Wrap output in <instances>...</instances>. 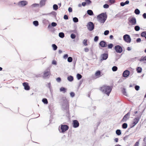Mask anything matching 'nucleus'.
Listing matches in <instances>:
<instances>
[{
	"mask_svg": "<svg viewBox=\"0 0 146 146\" xmlns=\"http://www.w3.org/2000/svg\"><path fill=\"white\" fill-rule=\"evenodd\" d=\"M72 58L71 57H69L68 58V62H71L72 61Z\"/></svg>",
	"mask_w": 146,
	"mask_h": 146,
	"instance_id": "obj_42",
	"label": "nucleus"
},
{
	"mask_svg": "<svg viewBox=\"0 0 146 146\" xmlns=\"http://www.w3.org/2000/svg\"><path fill=\"white\" fill-rule=\"evenodd\" d=\"M141 36L143 37H145L146 39V31L142 32L141 34Z\"/></svg>",
	"mask_w": 146,
	"mask_h": 146,
	"instance_id": "obj_28",
	"label": "nucleus"
},
{
	"mask_svg": "<svg viewBox=\"0 0 146 146\" xmlns=\"http://www.w3.org/2000/svg\"><path fill=\"white\" fill-rule=\"evenodd\" d=\"M99 39V37L98 36H96L95 37L94 40L95 42H96L98 41Z\"/></svg>",
	"mask_w": 146,
	"mask_h": 146,
	"instance_id": "obj_45",
	"label": "nucleus"
},
{
	"mask_svg": "<svg viewBox=\"0 0 146 146\" xmlns=\"http://www.w3.org/2000/svg\"><path fill=\"white\" fill-rule=\"evenodd\" d=\"M87 14L90 15L92 16L94 15L93 11L91 10H88L87 11Z\"/></svg>",
	"mask_w": 146,
	"mask_h": 146,
	"instance_id": "obj_21",
	"label": "nucleus"
},
{
	"mask_svg": "<svg viewBox=\"0 0 146 146\" xmlns=\"http://www.w3.org/2000/svg\"><path fill=\"white\" fill-rule=\"evenodd\" d=\"M109 33V31L108 30L105 31L104 33V34L105 35H108Z\"/></svg>",
	"mask_w": 146,
	"mask_h": 146,
	"instance_id": "obj_46",
	"label": "nucleus"
},
{
	"mask_svg": "<svg viewBox=\"0 0 146 146\" xmlns=\"http://www.w3.org/2000/svg\"><path fill=\"white\" fill-rule=\"evenodd\" d=\"M107 18V15L106 13H102L97 16L98 21L100 23L103 24L104 23Z\"/></svg>",
	"mask_w": 146,
	"mask_h": 146,
	"instance_id": "obj_3",
	"label": "nucleus"
},
{
	"mask_svg": "<svg viewBox=\"0 0 146 146\" xmlns=\"http://www.w3.org/2000/svg\"><path fill=\"white\" fill-rule=\"evenodd\" d=\"M116 133L117 135H119L121 134V131L120 129H117L116 131Z\"/></svg>",
	"mask_w": 146,
	"mask_h": 146,
	"instance_id": "obj_33",
	"label": "nucleus"
},
{
	"mask_svg": "<svg viewBox=\"0 0 146 146\" xmlns=\"http://www.w3.org/2000/svg\"><path fill=\"white\" fill-rule=\"evenodd\" d=\"M39 4H37V3H34L31 6V7H39Z\"/></svg>",
	"mask_w": 146,
	"mask_h": 146,
	"instance_id": "obj_32",
	"label": "nucleus"
},
{
	"mask_svg": "<svg viewBox=\"0 0 146 146\" xmlns=\"http://www.w3.org/2000/svg\"><path fill=\"white\" fill-rule=\"evenodd\" d=\"M87 26L88 29L90 31H92L94 28V25L93 23L91 22L88 23Z\"/></svg>",
	"mask_w": 146,
	"mask_h": 146,
	"instance_id": "obj_6",
	"label": "nucleus"
},
{
	"mask_svg": "<svg viewBox=\"0 0 146 146\" xmlns=\"http://www.w3.org/2000/svg\"><path fill=\"white\" fill-rule=\"evenodd\" d=\"M70 96L72 97H73L75 96V93L73 92H71L70 93Z\"/></svg>",
	"mask_w": 146,
	"mask_h": 146,
	"instance_id": "obj_51",
	"label": "nucleus"
},
{
	"mask_svg": "<svg viewBox=\"0 0 146 146\" xmlns=\"http://www.w3.org/2000/svg\"><path fill=\"white\" fill-rule=\"evenodd\" d=\"M73 77L71 76H69L67 78L68 80L70 82H72V81L73 80Z\"/></svg>",
	"mask_w": 146,
	"mask_h": 146,
	"instance_id": "obj_23",
	"label": "nucleus"
},
{
	"mask_svg": "<svg viewBox=\"0 0 146 146\" xmlns=\"http://www.w3.org/2000/svg\"><path fill=\"white\" fill-rule=\"evenodd\" d=\"M141 41V39L140 38H138L136 39V42H140Z\"/></svg>",
	"mask_w": 146,
	"mask_h": 146,
	"instance_id": "obj_59",
	"label": "nucleus"
},
{
	"mask_svg": "<svg viewBox=\"0 0 146 146\" xmlns=\"http://www.w3.org/2000/svg\"><path fill=\"white\" fill-rule=\"evenodd\" d=\"M139 86L137 85L135 86V90L137 91L138 90H139Z\"/></svg>",
	"mask_w": 146,
	"mask_h": 146,
	"instance_id": "obj_49",
	"label": "nucleus"
},
{
	"mask_svg": "<svg viewBox=\"0 0 146 146\" xmlns=\"http://www.w3.org/2000/svg\"><path fill=\"white\" fill-rule=\"evenodd\" d=\"M76 35L73 33H72L70 35V37L72 39H74L75 38Z\"/></svg>",
	"mask_w": 146,
	"mask_h": 146,
	"instance_id": "obj_44",
	"label": "nucleus"
},
{
	"mask_svg": "<svg viewBox=\"0 0 146 146\" xmlns=\"http://www.w3.org/2000/svg\"><path fill=\"white\" fill-rule=\"evenodd\" d=\"M120 4L121 6H123L125 5V3L123 2H121Z\"/></svg>",
	"mask_w": 146,
	"mask_h": 146,
	"instance_id": "obj_63",
	"label": "nucleus"
},
{
	"mask_svg": "<svg viewBox=\"0 0 146 146\" xmlns=\"http://www.w3.org/2000/svg\"><path fill=\"white\" fill-rule=\"evenodd\" d=\"M53 8L54 10H56L58 9V6L56 4H54L53 5Z\"/></svg>",
	"mask_w": 146,
	"mask_h": 146,
	"instance_id": "obj_37",
	"label": "nucleus"
},
{
	"mask_svg": "<svg viewBox=\"0 0 146 146\" xmlns=\"http://www.w3.org/2000/svg\"><path fill=\"white\" fill-rule=\"evenodd\" d=\"M87 40L86 39H84L83 41V43L85 46L87 45Z\"/></svg>",
	"mask_w": 146,
	"mask_h": 146,
	"instance_id": "obj_43",
	"label": "nucleus"
},
{
	"mask_svg": "<svg viewBox=\"0 0 146 146\" xmlns=\"http://www.w3.org/2000/svg\"><path fill=\"white\" fill-rule=\"evenodd\" d=\"M108 51H106V53L102 54L101 55V60L102 61L106 60L108 57Z\"/></svg>",
	"mask_w": 146,
	"mask_h": 146,
	"instance_id": "obj_8",
	"label": "nucleus"
},
{
	"mask_svg": "<svg viewBox=\"0 0 146 146\" xmlns=\"http://www.w3.org/2000/svg\"><path fill=\"white\" fill-rule=\"evenodd\" d=\"M109 1L110 3L111 4H113L115 3V0H109Z\"/></svg>",
	"mask_w": 146,
	"mask_h": 146,
	"instance_id": "obj_55",
	"label": "nucleus"
},
{
	"mask_svg": "<svg viewBox=\"0 0 146 146\" xmlns=\"http://www.w3.org/2000/svg\"><path fill=\"white\" fill-rule=\"evenodd\" d=\"M134 12L136 15H138L140 13V12L138 9H136L135 10Z\"/></svg>",
	"mask_w": 146,
	"mask_h": 146,
	"instance_id": "obj_39",
	"label": "nucleus"
},
{
	"mask_svg": "<svg viewBox=\"0 0 146 146\" xmlns=\"http://www.w3.org/2000/svg\"><path fill=\"white\" fill-rule=\"evenodd\" d=\"M140 29V28L139 26H136L134 27V29L136 31H138Z\"/></svg>",
	"mask_w": 146,
	"mask_h": 146,
	"instance_id": "obj_38",
	"label": "nucleus"
},
{
	"mask_svg": "<svg viewBox=\"0 0 146 146\" xmlns=\"http://www.w3.org/2000/svg\"><path fill=\"white\" fill-rule=\"evenodd\" d=\"M85 1L86 3L88 5H89L91 3V2L90 0H85Z\"/></svg>",
	"mask_w": 146,
	"mask_h": 146,
	"instance_id": "obj_52",
	"label": "nucleus"
},
{
	"mask_svg": "<svg viewBox=\"0 0 146 146\" xmlns=\"http://www.w3.org/2000/svg\"><path fill=\"white\" fill-rule=\"evenodd\" d=\"M141 114H139L136 116L133 119V121L131 124L130 127L131 128L134 127L139 122L141 118Z\"/></svg>",
	"mask_w": 146,
	"mask_h": 146,
	"instance_id": "obj_4",
	"label": "nucleus"
},
{
	"mask_svg": "<svg viewBox=\"0 0 146 146\" xmlns=\"http://www.w3.org/2000/svg\"><path fill=\"white\" fill-rule=\"evenodd\" d=\"M69 129V127L67 125H61L60 129L61 130V131L59 130L60 132L62 133H64L67 130Z\"/></svg>",
	"mask_w": 146,
	"mask_h": 146,
	"instance_id": "obj_5",
	"label": "nucleus"
},
{
	"mask_svg": "<svg viewBox=\"0 0 146 146\" xmlns=\"http://www.w3.org/2000/svg\"><path fill=\"white\" fill-rule=\"evenodd\" d=\"M47 15H52L54 17H56V13L55 11H52L51 13H47Z\"/></svg>",
	"mask_w": 146,
	"mask_h": 146,
	"instance_id": "obj_26",
	"label": "nucleus"
},
{
	"mask_svg": "<svg viewBox=\"0 0 146 146\" xmlns=\"http://www.w3.org/2000/svg\"><path fill=\"white\" fill-rule=\"evenodd\" d=\"M103 7L104 8L107 9L109 7V5L107 4H105L103 6Z\"/></svg>",
	"mask_w": 146,
	"mask_h": 146,
	"instance_id": "obj_47",
	"label": "nucleus"
},
{
	"mask_svg": "<svg viewBox=\"0 0 146 146\" xmlns=\"http://www.w3.org/2000/svg\"><path fill=\"white\" fill-rule=\"evenodd\" d=\"M23 85L24 87V89L25 90H29L30 89V87L27 83L24 82L23 84Z\"/></svg>",
	"mask_w": 146,
	"mask_h": 146,
	"instance_id": "obj_15",
	"label": "nucleus"
},
{
	"mask_svg": "<svg viewBox=\"0 0 146 146\" xmlns=\"http://www.w3.org/2000/svg\"><path fill=\"white\" fill-rule=\"evenodd\" d=\"M76 77L77 79L78 80H79L82 78V76L81 74H77Z\"/></svg>",
	"mask_w": 146,
	"mask_h": 146,
	"instance_id": "obj_34",
	"label": "nucleus"
},
{
	"mask_svg": "<svg viewBox=\"0 0 146 146\" xmlns=\"http://www.w3.org/2000/svg\"><path fill=\"white\" fill-rule=\"evenodd\" d=\"M79 123L77 120H75L73 121L72 126L73 127L76 128L79 127Z\"/></svg>",
	"mask_w": 146,
	"mask_h": 146,
	"instance_id": "obj_13",
	"label": "nucleus"
},
{
	"mask_svg": "<svg viewBox=\"0 0 146 146\" xmlns=\"http://www.w3.org/2000/svg\"><path fill=\"white\" fill-rule=\"evenodd\" d=\"M143 144H146V137H145L143 139Z\"/></svg>",
	"mask_w": 146,
	"mask_h": 146,
	"instance_id": "obj_58",
	"label": "nucleus"
},
{
	"mask_svg": "<svg viewBox=\"0 0 146 146\" xmlns=\"http://www.w3.org/2000/svg\"><path fill=\"white\" fill-rule=\"evenodd\" d=\"M52 47L53 48V50H56L57 48V46L54 44H53L52 45Z\"/></svg>",
	"mask_w": 146,
	"mask_h": 146,
	"instance_id": "obj_35",
	"label": "nucleus"
},
{
	"mask_svg": "<svg viewBox=\"0 0 146 146\" xmlns=\"http://www.w3.org/2000/svg\"><path fill=\"white\" fill-rule=\"evenodd\" d=\"M56 80L58 82H60L61 80V79L60 78L58 77L56 79Z\"/></svg>",
	"mask_w": 146,
	"mask_h": 146,
	"instance_id": "obj_54",
	"label": "nucleus"
},
{
	"mask_svg": "<svg viewBox=\"0 0 146 146\" xmlns=\"http://www.w3.org/2000/svg\"><path fill=\"white\" fill-rule=\"evenodd\" d=\"M61 104L62 105V108L66 111L69 108V103L68 99L66 97H62L61 101Z\"/></svg>",
	"mask_w": 146,
	"mask_h": 146,
	"instance_id": "obj_1",
	"label": "nucleus"
},
{
	"mask_svg": "<svg viewBox=\"0 0 146 146\" xmlns=\"http://www.w3.org/2000/svg\"><path fill=\"white\" fill-rule=\"evenodd\" d=\"M121 91L122 93L126 96H127V93L125 91V88H123L122 89Z\"/></svg>",
	"mask_w": 146,
	"mask_h": 146,
	"instance_id": "obj_25",
	"label": "nucleus"
},
{
	"mask_svg": "<svg viewBox=\"0 0 146 146\" xmlns=\"http://www.w3.org/2000/svg\"><path fill=\"white\" fill-rule=\"evenodd\" d=\"M52 64L55 65H56L57 64L56 61L55 60H53L52 62Z\"/></svg>",
	"mask_w": 146,
	"mask_h": 146,
	"instance_id": "obj_56",
	"label": "nucleus"
},
{
	"mask_svg": "<svg viewBox=\"0 0 146 146\" xmlns=\"http://www.w3.org/2000/svg\"><path fill=\"white\" fill-rule=\"evenodd\" d=\"M42 102L45 104H47L48 103V101L46 98H43L42 100Z\"/></svg>",
	"mask_w": 146,
	"mask_h": 146,
	"instance_id": "obj_30",
	"label": "nucleus"
},
{
	"mask_svg": "<svg viewBox=\"0 0 146 146\" xmlns=\"http://www.w3.org/2000/svg\"><path fill=\"white\" fill-rule=\"evenodd\" d=\"M124 40L127 43H130L131 42V38L129 35L126 34L123 36Z\"/></svg>",
	"mask_w": 146,
	"mask_h": 146,
	"instance_id": "obj_7",
	"label": "nucleus"
},
{
	"mask_svg": "<svg viewBox=\"0 0 146 146\" xmlns=\"http://www.w3.org/2000/svg\"><path fill=\"white\" fill-rule=\"evenodd\" d=\"M99 45L102 47H106L107 46V44L105 41H101Z\"/></svg>",
	"mask_w": 146,
	"mask_h": 146,
	"instance_id": "obj_17",
	"label": "nucleus"
},
{
	"mask_svg": "<svg viewBox=\"0 0 146 146\" xmlns=\"http://www.w3.org/2000/svg\"><path fill=\"white\" fill-rule=\"evenodd\" d=\"M50 74V70L49 69H46L44 72V77H47L49 76Z\"/></svg>",
	"mask_w": 146,
	"mask_h": 146,
	"instance_id": "obj_12",
	"label": "nucleus"
},
{
	"mask_svg": "<svg viewBox=\"0 0 146 146\" xmlns=\"http://www.w3.org/2000/svg\"><path fill=\"white\" fill-rule=\"evenodd\" d=\"M113 46V44H109L108 45V48H111Z\"/></svg>",
	"mask_w": 146,
	"mask_h": 146,
	"instance_id": "obj_48",
	"label": "nucleus"
},
{
	"mask_svg": "<svg viewBox=\"0 0 146 146\" xmlns=\"http://www.w3.org/2000/svg\"><path fill=\"white\" fill-rule=\"evenodd\" d=\"M28 2L25 1H22L19 2L18 3V5L20 7H23L27 5Z\"/></svg>",
	"mask_w": 146,
	"mask_h": 146,
	"instance_id": "obj_10",
	"label": "nucleus"
},
{
	"mask_svg": "<svg viewBox=\"0 0 146 146\" xmlns=\"http://www.w3.org/2000/svg\"><path fill=\"white\" fill-rule=\"evenodd\" d=\"M139 60L140 62L144 61V63H146V56H142L140 59H139Z\"/></svg>",
	"mask_w": 146,
	"mask_h": 146,
	"instance_id": "obj_20",
	"label": "nucleus"
},
{
	"mask_svg": "<svg viewBox=\"0 0 146 146\" xmlns=\"http://www.w3.org/2000/svg\"><path fill=\"white\" fill-rule=\"evenodd\" d=\"M129 74L130 72L127 70H126L123 72V76L124 77H127L129 76Z\"/></svg>",
	"mask_w": 146,
	"mask_h": 146,
	"instance_id": "obj_16",
	"label": "nucleus"
},
{
	"mask_svg": "<svg viewBox=\"0 0 146 146\" xmlns=\"http://www.w3.org/2000/svg\"><path fill=\"white\" fill-rule=\"evenodd\" d=\"M95 75L97 78H100L102 76L101 72L100 70L97 71L95 73Z\"/></svg>",
	"mask_w": 146,
	"mask_h": 146,
	"instance_id": "obj_18",
	"label": "nucleus"
},
{
	"mask_svg": "<svg viewBox=\"0 0 146 146\" xmlns=\"http://www.w3.org/2000/svg\"><path fill=\"white\" fill-rule=\"evenodd\" d=\"M112 70L113 72L116 71L117 70V67L116 66H113L112 68Z\"/></svg>",
	"mask_w": 146,
	"mask_h": 146,
	"instance_id": "obj_41",
	"label": "nucleus"
},
{
	"mask_svg": "<svg viewBox=\"0 0 146 146\" xmlns=\"http://www.w3.org/2000/svg\"><path fill=\"white\" fill-rule=\"evenodd\" d=\"M137 71L138 73H141L142 70V69L141 68L139 67H137L136 68Z\"/></svg>",
	"mask_w": 146,
	"mask_h": 146,
	"instance_id": "obj_24",
	"label": "nucleus"
},
{
	"mask_svg": "<svg viewBox=\"0 0 146 146\" xmlns=\"http://www.w3.org/2000/svg\"><path fill=\"white\" fill-rule=\"evenodd\" d=\"M68 55L67 54H65L64 56L63 57L64 59H66L68 58Z\"/></svg>",
	"mask_w": 146,
	"mask_h": 146,
	"instance_id": "obj_61",
	"label": "nucleus"
},
{
	"mask_svg": "<svg viewBox=\"0 0 146 146\" xmlns=\"http://www.w3.org/2000/svg\"><path fill=\"white\" fill-rule=\"evenodd\" d=\"M134 146H139L138 142H137L134 145Z\"/></svg>",
	"mask_w": 146,
	"mask_h": 146,
	"instance_id": "obj_64",
	"label": "nucleus"
},
{
	"mask_svg": "<svg viewBox=\"0 0 146 146\" xmlns=\"http://www.w3.org/2000/svg\"><path fill=\"white\" fill-rule=\"evenodd\" d=\"M73 21L74 23H77L78 21V19L77 18L74 17L73 18Z\"/></svg>",
	"mask_w": 146,
	"mask_h": 146,
	"instance_id": "obj_36",
	"label": "nucleus"
},
{
	"mask_svg": "<svg viewBox=\"0 0 146 146\" xmlns=\"http://www.w3.org/2000/svg\"><path fill=\"white\" fill-rule=\"evenodd\" d=\"M129 21L130 24H129L130 25H135L136 23V19L134 17H132L130 19Z\"/></svg>",
	"mask_w": 146,
	"mask_h": 146,
	"instance_id": "obj_11",
	"label": "nucleus"
},
{
	"mask_svg": "<svg viewBox=\"0 0 146 146\" xmlns=\"http://www.w3.org/2000/svg\"><path fill=\"white\" fill-rule=\"evenodd\" d=\"M66 89L63 87H61L60 89V91L64 93L66 92Z\"/></svg>",
	"mask_w": 146,
	"mask_h": 146,
	"instance_id": "obj_22",
	"label": "nucleus"
},
{
	"mask_svg": "<svg viewBox=\"0 0 146 146\" xmlns=\"http://www.w3.org/2000/svg\"><path fill=\"white\" fill-rule=\"evenodd\" d=\"M112 90V88L109 86H103L100 88V90L104 93L109 96Z\"/></svg>",
	"mask_w": 146,
	"mask_h": 146,
	"instance_id": "obj_2",
	"label": "nucleus"
},
{
	"mask_svg": "<svg viewBox=\"0 0 146 146\" xmlns=\"http://www.w3.org/2000/svg\"><path fill=\"white\" fill-rule=\"evenodd\" d=\"M46 0H41L40 2V7H42L45 5V2Z\"/></svg>",
	"mask_w": 146,
	"mask_h": 146,
	"instance_id": "obj_19",
	"label": "nucleus"
},
{
	"mask_svg": "<svg viewBox=\"0 0 146 146\" xmlns=\"http://www.w3.org/2000/svg\"><path fill=\"white\" fill-rule=\"evenodd\" d=\"M127 127V125L126 123H124L122 125V128L123 129H126Z\"/></svg>",
	"mask_w": 146,
	"mask_h": 146,
	"instance_id": "obj_29",
	"label": "nucleus"
},
{
	"mask_svg": "<svg viewBox=\"0 0 146 146\" xmlns=\"http://www.w3.org/2000/svg\"><path fill=\"white\" fill-rule=\"evenodd\" d=\"M64 19L65 20H67L68 19V16L67 15H64Z\"/></svg>",
	"mask_w": 146,
	"mask_h": 146,
	"instance_id": "obj_53",
	"label": "nucleus"
},
{
	"mask_svg": "<svg viewBox=\"0 0 146 146\" xmlns=\"http://www.w3.org/2000/svg\"><path fill=\"white\" fill-rule=\"evenodd\" d=\"M130 115V113L129 112L127 113L124 116L123 118L122 119V121L123 122L126 121L127 119H129Z\"/></svg>",
	"mask_w": 146,
	"mask_h": 146,
	"instance_id": "obj_14",
	"label": "nucleus"
},
{
	"mask_svg": "<svg viewBox=\"0 0 146 146\" xmlns=\"http://www.w3.org/2000/svg\"><path fill=\"white\" fill-rule=\"evenodd\" d=\"M59 36L61 38H63L64 36V34L62 32L60 33L59 34Z\"/></svg>",
	"mask_w": 146,
	"mask_h": 146,
	"instance_id": "obj_27",
	"label": "nucleus"
},
{
	"mask_svg": "<svg viewBox=\"0 0 146 146\" xmlns=\"http://www.w3.org/2000/svg\"><path fill=\"white\" fill-rule=\"evenodd\" d=\"M51 25L52 27H54L57 25V23L55 22H52Z\"/></svg>",
	"mask_w": 146,
	"mask_h": 146,
	"instance_id": "obj_50",
	"label": "nucleus"
},
{
	"mask_svg": "<svg viewBox=\"0 0 146 146\" xmlns=\"http://www.w3.org/2000/svg\"><path fill=\"white\" fill-rule=\"evenodd\" d=\"M114 49L117 53H121L123 51L122 48L119 45H117L115 46Z\"/></svg>",
	"mask_w": 146,
	"mask_h": 146,
	"instance_id": "obj_9",
	"label": "nucleus"
},
{
	"mask_svg": "<svg viewBox=\"0 0 146 146\" xmlns=\"http://www.w3.org/2000/svg\"><path fill=\"white\" fill-rule=\"evenodd\" d=\"M143 17L145 19H146V13H144L143 15Z\"/></svg>",
	"mask_w": 146,
	"mask_h": 146,
	"instance_id": "obj_62",
	"label": "nucleus"
},
{
	"mask_svg": "<svg viewBox=\"0 0 146 146\" xmlns=\"http://www.w3.org/2000/svg\"><path fill=\"white\" fill-rule=\"evenodd\" d=\"M33 24L35 26H37L38 25V21H35L33 22Z\"/></svg>",
	"mask_w": 146,
	"mask_h": 146,
	"instance_id": "obj_31",
	"label": "nucleus"
},
{
	"mask_svg": "<svg viewBox=\"0 0 146 146\" xmlns=\"http://www.w3.org/2000/svg\"><path fill=\"white\" fill-rule=\"evenodd\" d=\"M89 50L88 48H84V51L86 52H88Z\"/></svg>",
	"mask_w": 146,
	"mask_h": 146,
	"instance_id": "obj_60",
	"label": "nucleus"
},
{
	"mask_svg": "<svg viewBox=\"0 0 146 146\" xmlns=\"http://www.w3.org/2000/svg\"><path fill=\"white\" fill-rule=\"evenodd\" d=\"M68 11L69 12H72V8L71 7H69L68 9Z\"/></svg>",
	"mask_w": 146,
	"mask_h": 146,
	"instance_id": "obj_57",
	"label": "nucleus"
},
{
	"mask_svg": "<svg viewBox=\"0 0 146 146\" xmlns=\"http://www.w3.org/2000/svg\"><path fill=\"white\" fill-rule=\"evenodd\" d=\"M46 86L47 87H48L49 88L50 91H51V88H52V87H51V85L50 83L49 82V83H48L46 85Z\"/></svg>",
	"mask_w": 146,
	"mask_h": 146,
	"instance_id": "obj_40",
	"label": "nucleus"
}]
</instances>
